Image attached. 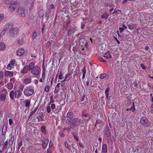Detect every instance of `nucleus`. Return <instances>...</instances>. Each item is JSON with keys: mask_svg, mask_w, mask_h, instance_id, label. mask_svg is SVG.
<instances>
[{"mask_svg": "<svg viewBox=\"0 0 153 153\" xmlns=\"http://www.w3.org/2000/svg\"><path fill=\"white\" fill-rule=\"evenodd\" d=\"M7 30H10L13 29V25L11 23H9L6 25V28Z\"/></svg>", "mask_w": 153, "mask_h": 153, "instance_id": "15", "label": "nucleus"}, {"mask_svg": "<svg viewBox=\"0 0 153 153\" xmlns=\"http://www.w3.org/2000/svg\"><path fill=\"white\" fill-rule=\"evenodd\" d=\"M47 112L48 113H50L51 111V108L50 106H48L47 108Z\"/></svg>", "mask_w": 153, "mask_h": 153, "instance_id": "46", "label": "nucleus"}, {"mask_svg": "<svg viewBox=\"0 0 153 153\" xmlns=\"http://www.w3.org/2000/svg\"><path fill=\"white\" fill-rule=\"evenodd\" d=\"M45 126H42L41 128V129L42 132L45 134H47V131L45 129Z\"/></svg>", "mask_w": 153, "mask_h": 153, "instance_id": "24", "label": "nucleus"}, {"mask_svg": "<svg viewBox=\"0 0 153 153\" xmlns=\"http://www.w3.org/2000/svg\"><path fill=\"white\" fill-rule=\"evenodd\" d=\"M7 30V29L6 28H4L3 30L1 31L0 35H1V36H2L4 34Z\"/></svg>", "mask_w": 153, "mask_h": 153, "instance_id": "36", "label": "nucleus"}, {"mask_svg": "<svg viewBox=\"0 0 153 153\" xmlns=\"http://www.w3.org/2000/svg\"><path fill=\"white\" fill-rule=\"evenodd\" d=\"M122 27H123L124 29H126L127 28V27L125 25H122Z\"/></svg>", "mask_w": 153, "mask_h": 153, "instance_id": "62", "label": "nucleus"}, {"mask_svg": "<svg viewBox=\"0 0 153 153\" xmlns=\"http://www.w3.org/2000/svg\"><path fill=\"white\" fill-rule=\"evenodd\" d=\"M14 95L15 96L14 91H11L10 93V98L13 100V99L14 98Z\"/></svg>", "mask_w": 153, "mask_h": 153, "instance_id": "28", "label": "nucleus"}, {"mask_svg": "<svg viewBox=\"0 0 153 153\" xmlns=\"http://www.w3.org/2000/svg\"><path fill=\"white\" fill-rule=\"evenodd\" d=\"M21 93L19 90H17L15 91V97L18 98L21 96Z\"/></svg>", "mask_w": 153, "mask_h": 153, "instance_id": "13", "label": "nucleus"}, {"mask_svg": "<svg viewBox=\"0 0 153 153\" xmlns=\"http://www.w3.org/2000/svg\"><path fill=\"white\" fill-rule=\"evenodd\" d=\"M25 103V106L26 108H28L29 107L30 104V101L29 100H27L24 101Z\"/></svg>", "mask_w": 153, "mask_h": 153, "instance_id": "23", "label": "nucleus"}, {"mask_svg": "<svg viewBox=\"0 0 153 153\" xmlns=\"http://www.w3.org/2000/svg\"><path fill=\"white\" fill-rule=\"evenodd\" d=\"M74 139L76 141H78L79 140V137H77L74 134Z\"/></svg>", "mask_w": 153, "mask_h": 153, "instance_id": "50", "label": "nucleus"}, {"mask_svg": "<svg viewBox=\"0 0 153 153\" xmlns=\"http://www.w3.org/2000/svg\"><path fill=\"white\" fill-rule=\"evenodd\" d=\"M7 85L8 88L10 90H11L13 87V84L12 82H9L7 83Z\"/></svg>", "mask_w": 153, "mask_h": 153, "instance_id": "25", "label": "nucleus"}, {"mask_svg": "<svg viewBox=\"0 0 153 153\" xmlns=\"http://www.w3.org/2000/svg\"><path fill=\"white\" fill-rule=\"evenodd\" d=\"M37 110V109L36 108H33L32 111L30 113V115L32 116L35 113Z\"/></svg>", "mask_w": 153, "mask_h": 153, "instance_id": "33", "label": "nucleus"}, {"mask_svg": "<svg viewBox=\"0 0 153 153\" xmlns=\"http://www.w3.org/2000/svg\"><path fill=\"white\" fill-rule=\"evenodd\" d=\"M53 145V142L51 141H50L49 145V147L51 148L52 146Z\"/></svg>", "mask_w": 153, "mask_h": 153, "instance_id": "52", "label": "nucleus"}, {"mask_svg": "<svg viewBox=\"0 0 153 153\" xmlns=\"http://www.w3.org/2000/svg\"><path fill=\"white\" fill-rule=\"evenodd\" d=\"M4 149V146L0 142V152H2Z\"/></svg>", "mask_w": 153, "mask_h": 153, "instance_id": "32", "label": "nucleus"}, {"mask_svg": "<svg viewBox=\"0 0 153 153\" xmlns=\"http://www.w3.org/2000/svg\"><path fill=\"white\" fill-rule=\"evenodd\" d=\"M133 105L131 108H128L126 110L127 111H132V112H134L135 111V109L134 108V104L133 103Z\"/></svg>", "mask_w": 153, "mask_h": 153, "instance_id": "30", "label": "nucleus"}, {"mask_svg": "<svg viewBox=\"0 0 153 153\" xmlns=\"http://www.w3.org/2000/svg\"><path fill=\"white\" fill-rule=\"evenodd\" d=\"M50 99H51V100H50V102L51 103H53L54 102V101L53 99V98L51 97L50 98Z\"/></svg>", "mask_w": 153, "mask_h": 153, "instance_id": "54", "label": "nucleus"}, {"mask_svg": "<svg viewBox=\"0 0 153 153\" xmlns=\"http://www.w3.org/2000/svg\"><path fill=\"white\" fill-rule=\"evenodd\" d=\"M104 134L107 137H109L111 136V131L109 128H107L106 129H105Z\"/></svg>", "mask_w": 153, "mask_h": 153, "instance_id": "10", "label": "nucleus"}, {"mask_svg": "<svg viewBox=\"0 0 153 153\" xmlns=\"http://www.w3.org/2000/svg\"><path fill=\"white\" fill-rule=\"evenodd\" d=\"M104 57H105L107 59L111 58V56L110 55V53L109 51H108L104 55Z\"/></svg>", "mask_w": 153, "mask_h": 153, "instance_id": "16", "label": "nucleus"}, {"mask_svg": "<svg viewBox=\"0 0 153 153\" xmlns=\"http://www.w3.org/2000/svg\"><path fill=\"white\" fill-rule=\"evenodd\" d=\"M24 53L25 50L22 48L18 49L16 52L17 55L19 56H22Z\"/></svg>", "mask_w": 153, "mask_h": 153, "instance_id": "6", "label": "nucleus"}, {"mask_svg": "<svg viewBox=\"0 0 153 153\" xmlns=\"http://www.w3.org/2000/svg\"><path fill=\"white\" fill-rule=\"evenodd\" d=\"M49 142V140L48 139H45L43 141L42 143V146L43 149H45L46 147L48 146Z\"/></svg>", "mask_w": 153, "mask_h": 153, "instance_id": "11", "label": "nucleus"}, {"mask_svg": "<svg viewBox=\"0 0 153 153\" xmlns=\"http://www.w3.org/2000/svg\"><path fill=\"white\" fill-rule=\"evenodd\" d=\"M12 65L10 63H9L6 67L7 69L8 70H10L12 68Z\"/></svg>", "mask_w": 153, "mask_h": 153, "instance_id": "40", "label": "nucleus"}, {"mask_svg": "<svg viewBox=\"0 0 153 153\" xmlns=\"http://www.w3.org/2000/svg\"><path fill=\"white\" fill-rule=\"evenodd\" d=\"M54 8V6L53 5H51L49 7V9H53Z\"/></svg>", "mask_w": 153, "mask_h": 153, "instance_id": "63", "label": "nucleus"}, {"mask_svg": "<svg viewBox=\"0 0 153 153\" xmlns=\"http://www.w3.org/2000/svg\"><path fill=\"white\" fill-rule=\"evenodd\" d=\"M119 29L121 32H123V30H124V29L123 27H119Z\"/></svg>", "mask_w": 153, "mask_h": 153, "instance_id": "59", "label": "nucleus"}, {"mask_svg": "<svg viewBox=\"0 0 153 153\" xmlns=\"http://www.w3.org/2000/svg\"><path fill=\"white\" fill-rule=\"evenodd\" d=\"M63 119L66 121V123H68V125H70L71 120L67 116L63 117Z\"/></svg>", "mask_w": 153, "mask_h": 153, "instance_id": "12", "label": "nucleus"}, {"mask_svg": "<svg viewBox=\"0 0 153 153\" xmlns=\"http://www.w3.org/2000/svg\"><path fill=\"white\" fill-rule=\"evenodd\" d=\"M64 145L65 147L69 151H71L70 148L69 147L68 143L66 141L64 143Z\"/></svg>", "mask_w": 153, "mask_h": 153, "instance_id": "29", "label": "nucleus"}, {"mask_svg": "<svg viewBox=\"0 0 153 153\" xmlns=\"http://www.w3.org/2000/svg\"><path fill=\"white\" fill-rule=\"evenodd\" d=\"M5 48V45L3 42L0 43V50H4Z\"/></svg>", "mask_w": 153, "mask_h": 153, "instance_id": "22", "label": "nucleus"}, {"mask_svg": "<svg viewBox=\"0 0 153 153\" xmlns=\"http://www.w3.org/2000/svg\"><path fill=\"white\" fill-rule=\"evenodd\" d=\"M102 151L104 153H106L107 152V146L106 144H103L102 145Z\"/></svg>", "mask_w": 153, "mask_h": 153, "instance_id": "14", "label": "nucleus"}, {"mask_svg": "<svg viewBox=\"0 0 153 153\" xmlns=\"http://www.w3.org/2000/svg\"><path fill=\"white\" fill-rule=\"evenodd\" d=\"M79 145L80 147H82V148H83L84 147V146L81 143H79Z\"/></svg>", "mask_w": 153, "mask_h": 153, "instance_id": "55", "label": "nucleus"}, {"mask_svg": "<svg viewBox=\"0 0 153 153\" xmlns=\"http://www.w3.org/2000/svg\"><path fill=\"white\" fill-rule=\"evenodd\" d=\"M34 62H31L29 64V71H30L31 73L33 75H38L40 72L41 69L38 66H35Z\"/></svg>", "mask_w": 153, "mask_h": 153, "instance_id": "1", "label": "nucleus"}, {"mask_svg": "<svg viewBox=\"0 0 153 153\" xmlns=\"http://www.w3.org/2000/svg\"><path fill=\"white\" fill-rule=\"evenodd\" d=\"M82 72L83 74H85L86 73V69L85 67H84L82 69Z\"/></svg>", "mask_w": 153, "mask_h": 153, "instance_id": "51", "label": "nucleus"}, {"mask_svg": "<svg viewBox=\"0 0 153 153\" xmlns=\"http://www.w3.org/2000/svg\"><path fill=\"white\" fill-rule=\"evenodd\" d=\"M4 73L2 71L0 72V78H2L3 77Z\"/></svg>", "mask_w": 153, "mask_h": 153, "instance_id": "47", "label": "nucleus"}, {"mask_svg": "<svg viewBox=\"0 0 153 153\" xmlns=\"http://www.w3.org/2000/svg\"><path fill=\"white\" fill-rule=\"evenodd\" d=\"M10 4H11L17 5L18 4V2L16 0H13V1H11V2L10 3Z\"/></svg>", "mask_w": 153, "mask_h": 153, "instance_id": "34", "label": "nucleus"}, {"mask_svg": "<svg viewBox=\"0 0 153 153\" xmlns=\"http://www.w3.org/2000/svg\"><path fill=\"white\" fill-rule=\"evenodd\" d=\"M82 118L84 119V122H87L90 119V115L88 114L82 115Z\"/></svg>", "mask_w": 153, "mask_h": 153, "instance_id": "9", "label": "nucleus"}, {"mask_svg": "<svg viewBox=\"0 0 153 153\" xmlns=\"http://www.w3.org/2000/svg\"><path fill=\"white\" fill-rule=\"evenodd\" d=\"M19 29L18 27H15L10 31V34L11 36L15 37L17 36L19 33Z\"/></svg>", "mask_w": 153, "mask_h": 153, "instance_id": "4", "label": "nucleus"}, {"mask_svg": "<svg viewBox=\"0 0 153 153\" xmlns=\"http://www.w3.org/2000/svg\"><path fill=\"white\" fill-rule=\"evenodd\" d=\"M9 125L11 126L13 123V120L11 119H9Z\"/></svg>", "mask_w": 153, "mask_h": 153, "instance_id": "49", "label": "nucleus"}, {"mask_svg": "<svg viewBox=\"0 0 153 153\" xmlns=\"http://www.w3.org/2000/svg\"><path fill=\"white\" fill-rule=\"evenodd\" d=\"M18 13L21 16L24 17L25 16V9L19 8L18 9Z\"/></svg>", "mask_w": 153, "mask_h": 153, "instance_id": "5", "label": "nucleus"}, {"mask_svg": "<svg viewBox=\"0 0 153 153\" xmlns=\"http://www.w3.org/2000/svg\"><path fill=\"white\" fill-rule=\"evenodd\" d=\"M60 135L62 137H63L64 136V134H63L62 133H60Z\"/></svg>", "mask_w": 153, "mask_h": 153, "instance_id": "64", "label": "nucleus"}, {"mask_svg": "<svg viewBox=\"0 0 153 153\" xmlns=\"http://www.w3.org/2000/svg\"><path fill=\"white\" fill-rule=\"evenodd\" d=\"M37 35V33L36 31H35L33 34L32 39V40H34L36 38Z\"/></svg>", "mask_w": 153, "mask_h": 153, "instance_id": "37", "label": "nucleus"}, {"mask_svg": "<svg viewBox=\"0 0 153 153\" xmlns=\"http://www.w3.org/2000/svg\"><path fill=\"white\" fill-rule=\"evenodd\" d=\"M67 117L71 120H72V119L73 118L74 116V114L71 112H68L67 113Z\"/></svg>", "mask_w": 153, "mask_h": 153, "instance_id": "17", "label": "nucleus"}, {"mask_svg": "<svg viewBox=\"0 0 153 153\" xmlns=\"http://www.w3.org/2000/svg\"><path fill=\"white\" fill-rule=\"evenodd\" d=\"M34 92V90L32 87H26L24 90V93L25 95L27 97L32 95Z\"/></svg>", "mask_w": 153, "mask_h": 153, "instance_id": "3", "label": "nucleus"}, {"mask_svg": "<svg viewBox=\"0 0 153 153\" xmlns=\"http://www.w3.org/2000/svg\"><path fill=\"white\" fill-rule=\"evenodd\" d=\"M109 88H106L105 89V97L107 99H108V92H109Z\"/></svg>", "mask_w": 153, "mask_h": 153, "instance_id": "31", "label": "nucleus"}, {"mask_svg": "<svg viewBox=\"0 0 153 153\" xmlns=\"http://www.w3.org/2000/svg\"><path fill=\"white\" fill-rule=\"evenodd\" d=\"M6 95L4 94H0V100L2 101H4L6 98Z\"/></svg>", "mask_w": 153, "mask_h": 153, "instance_id": "21", "label": "nucleus"}, {"mask_svg": "<svg viewBox=\"0 0 153 153\" xmlns=\"http://www.w3.org/2000/svg\"><path fill=\"white\" fill-rule=\"evenodd\" d=\"M39 118H39V120H40V121H43V117H39Z\"/></svg>", "mask_w": 153, "mask_h": 153, "instance_id": "61", "label": "nucleus"}, {"mask_svg": "<svg viewBox=\"0 0 153 153\" xmlns=\"http://www.w3.org/2000/svg\"><path fill=\"white\" fill-rule=\"evenodd\" d=\"M140 66H141V68L143 69H146L145 67V66H144V65L143 64L141 63L140 64Z\"/></svg>", "mask_w": 153, "mask_h": 153, "instance_id": "53", "label": "nucleus"}, {"mask_svg": "<svg viewBox=\"0 0 153 153\" xmlns=\"http://www.w3.org/2000/svg\"><path fill=\"white\" fill-rule=\"evenodd\" d=\"M10 63L13 66L16 65V61L14 59L11 60L10 62Z\"/></svg>", "mask_w": 153, "mask_h": 153, "instance_id": "35", "label": "nucleus"}, {"mask_svg": "<svg viewBox=\"0 0 153 153\" xmlns=\"http://www.w3.org/2000/svg\"><path fill=\"white\" fill-rule=\"evenodd\" d=\"M128 28L130 30L135 29L136 27V26L135 24H133L132 25H128Z\"/></svg>", "mask_w": 153, "mask_h": 153, "instance_id": "27", "label": "nucleus"}, {"mask_svg": "<svg viewBox=\"0 0 153 153\" xmlns=\"http://www.w3.org/2000/svg\"><path fill=\"white\" fill-rule=\"evenodd\" d=\"M4 146V149H6V147L7 145L8 144V142L7 141H6L4 144H2Z\"/></svg>", "mask_w": 153, "mask_h": 153, "instance_id": "48", "label": "nucleus"}, {"mask_svg": "<svg viewBox=\"0 0 153 153\" xmlns=\"http://www.w3.org/2000/svg\"><path fill=\"white\" fill-rule=\"evenodd\" d=\"M81 122L80 119L76 118H73L70 124V128L73 129L75 127L79 126L81 124Z\"/></svg>", "mask_w": 153, "mask_h": 153, "instance_id": "2", "label": "nucleus"}, {"mask_svg": "<svg viewBox=\"0 0 153 153\" xmlns=\"http://www.w3.org/2000/svg\"><path fill=\"white\" fill-rule=\"evenodd\" d=\"M99 60H100V61H101V62H106V60H104L103 59V58L101 57H99Z\"/></svg>", "mask_w": 153, "mask_h": 153, "instance_id": "44", "label": "nucleus"}, {"mask_svg": "<svg viewBox=\"0 0 153 153\" xmlns=\"http://www.w3.org/2000/svg\"><path fill=\"white\" fill-rule=\"evenodd\" d=\"M18 43L20 45H22L24 43V41L22 38H18L17 40Z\"/></svg>", "mask_w": 153, "mask_h": 153, "instance_id": "19", "label": "nucleus"}, {"mask_svg": "<svg viewBox=\"0 0 153 153\" xmlns=\"http://www.w3.org/2000/svg\"><path fill=\"white\" fill-rule=\"evenodd\" d=\"M4 16L3 14H0V22H1L4 19Z\"/></svg>", "mask_w": 153, "mask_h": 153, "instance_id": "43", "label": "nucleus"}, {"mask_svg": "<svg viewBox=\"0 0 153 153\" xmlns=\"http://www.w3.org/2000/svg\"><path fill=\"white\" fill-rule=\"evenodd\" d=\"M31 82V79L30 78H25L23 80L24 82L26 84L30 83Z\"/></svg>", "mask_w": 153, "mask_h": 153, "instance_id": "20", "label": "nucleus"}, {"mask_svg": "<svg viewBox=\"0 0 153 153\" xmlns=\"http://www.w3.org/2000/svg\"><path fill=\"white\" fill-rule=\"evenodd\" d=\"M109 16L106 13H104L103 15L102 16V17L103 18H105V19H107L108 18Z\"/></svg>", "mask_w": 153, "mask_h": 153, "instance_id": "39", "label": "nucleus"}, {"mask_svg": "<svg viewBox=\"0 0 153 153\" xmlns=\"http://www.w3.org/2000/svg\"><path fill=\"white\" fill-rule=\"evenodd\" d=\"M63 76V74H62V72L60 71V75L59 76L58 78L59 79H63L62 77Z\"/></svg>", "mask_w": 153, "mask_h": 153, "instance_id": "41", "label": "nucleus"}, {"mask_svg": "<svg viewBox=\"0 0 153 153\" xmlns=\"http://www.w3.org/2000/svg\"><path fill=\"white\" fill-rule=\"evenodd\" d=\"M55 105L54 104H51V108L52 110H54L55 108Z\"/></svg>", "mask_w": 153, "mask_h": 153, "instance_id": "45", "label": "nucleus"}, {"mask_svg": "<svg viewBox=\"0 0 153 153\" xmlns=\"http://www.w3.org/2000/svg\"><path fill=\"white\" fill-rule=\"evenodd\" d=\"M50 89V86L49 85H46L45 87V91L46 92H48L49 91Z\"/></svg>", "mask_w": 153, "mask_h": 153, "instance_id": "38", "label": "nucleus"}, {"mask_svg": "<svg viewBox=\"0 0 153 153\" xmlns=\"http://www.w3.org/2000/svg\"><path fill=\"white\" fill-rule=\"evenodd\" d=\"M61 89L63 91L65 90L66 89V88L65 87H64L63 86V84H62V88H61Z\"/></svg>", "mask_w": 153, "mask_h": 153, "instance_id": "58", "label": "nucleus"}, {"mask_svg": "<svg viewBox=\"0 0 153 153\" xmlns=\"http://www.w3.org/2000/svg\"><path fill=\"white\" fill-rule=\"evenodd\" d=\"M85 100V96L83 95L82 97L81 100H80V101L81 102H83Z\"/></svg>", "mask_w": 153, "mask_h": 153, "instance_id": "56", "label": "nucleus"}, {"mask_svg": "<svg viewBox=\"0 0 153 153\" xmlns=\"http://www.w3.org/2000/svg\"><path fill=\"white\" fill-rule=\"evenodd\" d=\"M16 6H10L9 7V9L10 10L11 12H13L16 9Z\"/></svg>", "mask_w": 153, "mask_h": 153, "instance_id": "26", "label": "nucleus"}, {"mask_svg": "<svg viewBox=\"0 0 153 153\" xmlns=\"http://www.w3.org/2000/svg\"><path fill=\"white\" fill-rule=\"evenodd\" d=\"M147 119L146 117H142L140 120L141 123L143 125H144L147 122Z\"/></svg>", "mask_w": 153, "mask_h": 153, "instance_id": "18", "label": "nucleus"}, {"mask_svg": "<svg viewBox=\"0 0 153 153\" xmlns=\"http://www.w3.org/2000/svg\"><path fill=\"white\" fill-rule=\"evenodd\" d=\"M129 0H124V1L122 2V4H126Z\"/></svg>", "mask_w": 153, "mask_h": 153, "instance_id": "57", "label": "nucleus"}, {"mask_svg": "<svg viewBox=\"0 0 153 153\" xmlns=\"http://www.w3.org/2000/svg\"><path fill=\"white\" fill-rule=\"evenodd\" d=\"M4 74L7 77H11L13 76V72L8 71H5Z\"/></svg>", "mask_w": 153, "mask_h": 153, "instance_id": "8", "label": "nucleus"}, {"mask_svg": "<svg viewBox=\"0 0 153 153\" xmlns=\"http://www.w3.org/2000/svg\"><path fill=\"white\" fill-rule=\"evenodd\" d=\"M60 83H58L57 84V85H56V87H55V89H56V87H57L58 88H59V87H60Z\"/></svg>", "mask_w": 153, "mask_h": 153, "instance_id": "60", "label": "nucleus"}, {"mask_svg": "<svg viewBox=\"0 0 153 153\" xmlns=\"http://www.w3.org/2000/svg\"><path fill=\"white\" fill-rule=\"evenodd\" d=\"M106 76V75L105 74H102L100 75V77L101 79H102L105 78V77Z\"/></svg>", "mask_w": 153, "mask_h": 153, "instance_id": "42", "label": "nucleus"}, {"mask_svg": "<svg viewBox=\"0 0 153 153\" xmlns=\"http://www.w3.org/2000/svg\"><path fill=\"white\" fill-rule=\"evenodd\" d=\"M29 65L28 66L27 65L25 66L23 69L21 71V73L23 74L27 73L29 70Z\"/></svg>", "mask_w": 153, "mask_h": 153, "instance_id": "7", "label": "nucleus"}]
</instances>
